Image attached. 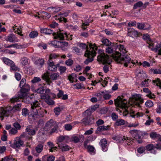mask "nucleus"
Segmentation results:
<instances>
[{
    "instance_id": "f257e3e1",
    "label": "nucleus",
    "mask_w": 161,
    "mask_h": 161,
    "mask_svg": "<svg viewBox=\"0 0 161 161\" xmlns=\"http://www.w3.org/2000/svg\"><path fill=\"white\" fill-rule=\"evenodd\" d=\"M127 101L122 98L118 97L117 98L114 100V103L116 106L124 108L123 115L124 116H126L129 115V116H131L133 118L141 117L143 115V114L142 113L138 112L136 114V115H133L134 114V111L133 109L131 108L130 107L127 106Z\"/></svg>"
},
{
    "instance_id": "f03ea898",
    "label": "nucleus",
    "mask_w": 161,
    "mask_h": 161,
    "mask_svg": "<svg viewBox=\"0 0 161 161\" xmlns=\"http://www.w3.org/2000/svg\"><path fill=\"white\" fill-rule=\"evenodd\" d=\"M31 108L32 113L29 116V119L36 120L43 116L46 110L40 105V102L35 101L31 103Z\"/></svg>"
},
{
    "instance_id": "7ed1b4c3",
    "label": "nucleus",
    "mask_w": 161,
    "mask_h": 161,
    "mask_svg": "<svg viewBox=\"0 0 161 161\" xmlns=\"http://www.w3.org/2000/svg\"><path fill=\"white\" fill-rule=\"evenodd\" d=\"M21 105V104L19 103L15 105L13 108L9 106L5 109L3 108H0V118L1 120H3V118H2L4 116H8L16 111H19Z\"/></svg>"
},
{
    "instance_id": "20e7f679",
    "label": "nucleus",
    "mask_w": 161,
    "mask_h": 161,
    "mask_svg": "<svg viewBox=\"0 0 161 161\" xmlns=\"http://www.w3.org/2000/svg\"><path fill=\"white\" fill-rule=\"evenodd\" d=\"M114 59L118 62L123 64L125 67H127L128 64H132L133 65L136 63L138 64V61H131L130 58L128 55H121L120 54H118L115 57H113Z\"/></svg>"
},
{
    "instance_id": "39448f33",
    "label": "nucleus",
    "mask_w": 161,
    "mask_h": 161,
    "mask_svg": "<svg viewBox=\"0 0 161 161\" xmlns=\"http://www.w3.org/2000/svg\"><path fill=\"white\" fill-rule=\"evenodd\" d=\"M90 50L88 49L86 51L85 54V56L88 57L84 62L86 64H88L93 60V57L95 56L97 48V47L95 44L92 45L90 44Z\"/></svg>"
},
{
    "instance_id": "423d86ee",
    "label": "nucleus",
    "mask_w": 161,
    "mask_h": 161,
    "mask_svg": "<svg viewBox=\"0 0 161 161\" xmlns=\"http://www.w3.org/2000/svg\"><path fill=\"white\" fill-rule=\"evenodd\" d=\"M29 89V87L28 85H27L26 88H22L20 91L18 92V97H14L10 99L11 102L12 103H14L15 102L19 101V98H22V100H23L24 98H25L28 94L27 92Z\"/></svg>"
},
{
    "instance_id": "0eeeda50",
    "label": "nucleus",
    "mask_w": 161,
    "mask_h": 161,
    "mask_svg": "<svg viewBox=\"0 0 161 161\" xmlns=\"http://www.w3.org/2000/svg\"><path fill=\"white\" fill-rule=\"evenodd\" d=\"M143 102V98L142 97L141 95L138 94L134 96L130 104L134 107H140L141 104Z\"/></svg>"
},
{
    "instance_id": "6e6552de",
    "label": "nucleus",
    "mask_w": 161,
    "mask_h": 161,
    "mask_svg": "<svg viewBox=\"0 0 161 161\" xmlns=\"http://www.w3.org/2000/svg\"><path fill=\"white\" fill-rule=\"evenodd\" d=\"M97 60L103 64L107 63L110 64L112 62L111 58L105 53H101L98 55Z\"/></svg>"
},
{
    "instance_id": "1a4fd4ad",
    "label": "nucleus",
    "mask_w": 161,
    "mask_h": 161,
    "mask_svg": "<svg viewBox=\"0 0 161 161\" xmlns=\"http://www.w3.org/2000/svg\"><path fill=\"white\" fill-rule=\"evenodd\" d=\"M72 35H67L66 33L63 31H59L57 32V34L55 36V38L60 40L64 39L65 37L67 38L68 40H72Z\"/></svg>"
},
{
    "instance_id": "9d476101",
    "label": "nucleus",
    "mask_w": 161,
    "mask_h": 161,
    "mask_svg": "<svg viewBox=\"0 0 161 161\" xmlns=\"http://www.w3.org/2000/svg\"><path fill=\"white\" fill-rule=\"evenodd\" d=\"M112 139L115 140L117 143H122L124 142H127L129 143L130 142V139L128 137H126L125 136L117 135L113 137Z\"/></svg>"
},
{
    "instance_id": "9b49d317",
    "label": "nucleus",
    "mask_w": 161,
    "mask_h": 161,
    "mask_svg": "<svg viewBox=\"0 0 161 161\" xmlns=\"http://www.w3.org/2000/svg\"><path fill=\"white\" fill-rule=\"evenodd\" d=\"M130 132L132 137L136 139H141L144 136V133L141 131L136 130H132L130 131Z\"/></svg>"
},
{
    "instance_id": "f8f14e48",
    "label": "nucleus",
    "mask_w": 161,
    "mask_h": 161,
    "mask_svg": "<svg viewBox=\"0 0 161 161\" xmlns=\"http://www.w3.org/2000/svg\"><path fill=\"white\" fill-rule=\"evenodd\" d=\"M5 39L7 42H18L19 40L17 37L14 34H12L7 36Z\"/></svg>"
},
{
    "instance_id": "ddd939ff",
    "label": "nucleus",
    "mask_w": 161,
    "mask_h": 161,
    "mask_svg": "<svg viewBox=\"0 0 161 161\" xmlns=\"http://www.w3.org/2000/svg\"><path fill=\"white\" fill-rule=\"evenodd\" d=\"M23 143V142L19 137H16L14 141L12 147L14 148H18L22 146Z\"/></svg>"
},
{
    "instance_id": "4468645a",
    "label": "nucleus",
    "mask_w": 161,
    "mask_h": 161,
    "mask_svg": "<svg viewBox=\"0 0 161 161\" xmlns=\"http://www.w3.org/2000/svg\"><path fill=\"white\" fill-rule=\"evenodd\" d=\"M148 47L153 51H157L158 50V54L161 55V42L156 46V48H153V44L152 42L150 43L149 44Z\"/></svg>"
},
{
    "instance_id": "2eb2a0df",
    "label": "nucleus",
    "mask_w": 161,
    "mask_h": 161,
    "mask_svg": "<svg viewBox=\"0 0 161 161\" xmlns=\"http://www.w3.org/2000/svg\"><path fill=\"white\" fill-rule=\"evenodd\" d=\"M116 49H118L121 52L120 53H118L115 55L114 56L115 57L116 55H117L118 54H121V55L125 54L126 53V51L125 48L123 45L121 44L118 45V44L116 43Z\"/></svg>"
},
{
    "instance_id": "dca6fc26",
    "label": "nucleus",
    "mask_w": 161,
    "mask_h": 161,
    "mask_svg": "<svg viewBox=\"0 0 161 161\" xmlns=\"http://www.w3.org/2000/svg\"><path fill=\"white\" fill-rule=\"evenodd\" d=\"M116 43H113L112 44L108 46L106 48V53H108L111 54L112 53L114 52V50L116 49Z\"/></svg>"
},
{
    "instance_id": "f3484780",
    "label": "nucleus",
    "mask_w": 161,
    "mask_h": 161,
    "mask_svg": "<svg viewBox=\"0 0 161 161\" xmlns=\"http://www.w3.org/2000/svg\"><path fill=\"white\" fill-rule=\"evenodd\" d=\"M40 30L41 32V33H44L46 35L53 34L54 38L56 39L55 36L57 34H57L54 33L52 30L48 29L41 28Z\"/></svg>"
},
{
    "instance_id": "a211bd4d",
    "label": "nucleus",
    "mask_w": 161,
    "mask_h": 161,
    "mask_svg": "<svg viewBox=\"0 0 161 161\" xmlns=\"http://www.w3.org/2000/svg\"><path fill=\"white\" fill-rule=\"evenodd\" d=\"M35 130L34 129H31L29 126L26 128L25 132L22 135H21V136L22 137H26V135L27 134L30 135H33L35 134Z\"/></svg>"
},
{
    "instance_id": "6ab92c4d",
    "label": "nucleus",
    "mask_w": 161,
    "mask_h": 161,
    "mask_svg": "<svg viewBox=\"0 0 161 161\" xmlns=\"http://www.w3.org/2000/svg\"><path fill=\"white\" fill-rule=\"evenodd\" d=\"M102 150L104 152H106L107 150V142L105 139H103L100 142Z\"/></svg>"
},
{
    "instance_id": "aec40b11",
    "label": "nucleus",
    "mask_w": 161,
    "mask_h": 161,
    "mask_svg": "<svg viewBox=\"0 0 161 161\" xmlns=\"http://www.w3.org/2000/svg\"><path fill=\"white\" fill-rule=\"evenodd\" d=\"M55 122L53 120L50 119L46 123L45 125L44 129L46 131L49 130L51 128L54 126L55 125Z\"/></svg>"
},
{
    "instance_id": "412c9836",
    "label": "nucleus",
    "mask_w": 161,
    "mask_h": 161,
    "mask_svg": "<svg viewBox=\"0 0 161 161\" xmlns=\"http://www.w3.org/2000/svg\"><path fill=\"white\" fill-rule=\"evenodd\" d=\"M128 36L133 37H136L138 35L137 31L134 29L129 28L128 31Z\"/></svg>"
},
{
    "instance_id": "4be33fe9",
    "label": "nucleus",
    "mask_w": 161,
    "mask_h": 161,
    "mask_svg": "<svg viewBox=\"0 0 161 161\" xmlns=\"http://www.w3.org/2000/svg\"><path fill=\"white\" fill-rule=\"evenodd\" d=\"M48 69L52 71H54L57 70V66L54 64V63L51 60L48 61Z\"/></svg>"
},
{
    "instance_id": "5701e85b",
    "label": "nucleus",
    "mask_w": 161,
    "mask_h": 161,
    "mask_svg": "<svg viewBox=\"0 0 161 161\" xmlns=\"http://www.w3.org/2000/svg\"><path fill=\"white\" fill-rule=\"evenodd\" d=\"M150 136L153 139H158L161 141V136L155 132H151L150 134Z\"/></svg>"
},
{
    "instance_id": "b1692460",
    "label": "nucleus",
    "mask_w": 161,
    "mask_h": 161,
    "mask_svg": "<svg viewBox=\"0 0 161 161\" xmlns=\"http://www.w3.org/2000/svg\"><path fill=\"white\" fill-rule=\"evenodd\" d=\"M27 47L26 44L20 45L18 43L12 44L8 47L10 48L13 47L16 49H20L21 48H25Z\"/></svg>"
},
{
    "instance_id": "393cba45",
    "label": "nucleus",
    "mask_w": 161,
    "mask_h": 161,
    "mask_svg": "<svg viewBox=\"0 0 161 161\" xmlns=\"http://www.w3.org/2000/svg\"><path fill=\"white\" fill-rule=\"evenodd\" d=\"M55 157L52 155H46L42 158V161H54Z\"/></svg>"
},
{
    "instance_id": "a878e982",
    "label": "nucleus",
    "mask_w": 161,
    "mask_h": 161,
    "mask_svg": "<svg viewBox=\"0 0 161 161\" xmlns=\"http://www.w3.org/2000/svg\"><path fill=\"white\" fill-rule=\"evenodd\" d=\"M30 62V60L27 58L24 57L22 58L20 60V63L22 66L25 67L28 65Z\"/></svg>"
},
{
    "instance_id": "bb28decb",
    "label": "nucleus",
    "mask_w": 161,
    "mask_h": 161,
    "mask_svg": "<svg viewBox=\"0 0 161 161\" xmlns=\"http://www.w3.org/2000/svg\"><path fill=\"white\" fill-rule=\"evenodd\" d=\"M143 91L147 93L146 96L149 97L150 99H153L155 97V95L152 93L151 91L148 88H143Z\"/></svg>"
},
{
    "instance_id": "cd10ccee",
    "label": "nucleus",
    "mask_w": 161,
    "mask_h": 161,
    "mask_svg": "<svg viewBox=\"0 0 161 161\" xmlns=\"http://www.w3.org/2000/svg\"><path fill=\"white\" fill-rule=\"evenodd\" d=\"M137 27L140 29L147 30L150 28V26L147 24H142V23H137Z\"/></svg>"
},
{
    "instance_id": "c85d7f7f",
    "label": "nucleus",
    "mask_w": 161,
    "mask_h": 161,
    "mask_svg": "<svg viewBox=\"0 0 161 161\" xmlns=\"http://www.w3.org/2000/svg\"><path fill=\"white\" fill-rule=\"evenodd\" d=\"M34 98V96L33 94L32 95H29L28 93L25 97L22 100V101L26 103H30L31 100Z\"/></svg>"
},
{
    "instance_id": "c756f323",
    "label": "nucleus",
    "mask_w": 161,
    "mask_h": 161,
    "mask_svg": "<svg viewBox=\"0 0 161 161\" xmlns=\"http://www.w3.org/2000/svg\"><path fill=\"white\" fill-rule=\"evenodd\" d=\"M57 96L58 98H61L63 100H66L68 98V95L67 94L64 95V92L61 90H58V93L57 95Z\"/></svg>"
},
{
    "instance_id": "7c9ffc66",
    "label": "nucleus",
    "mask_w": 161,
    "mask_h": 161,
    "mask_svg": "<svg viewBox=\"0 0 161 161\" xmlns=\"http://www.w3.org/2000/svg\"><path fill=\"white\" fill-rule=\"evenodd\" d=\"M52 44L53 46L55 47H57L60 44V45H63L65 46H67L68 45V43L66 42H60L57 41H53L52 42Z\"/></svg>"
},
{
    "instance_id": "2f4dec72",
    "label": "nucleus",
    "mask_w": 161,
    "mask_h": 161,
    "mask_svg": "<svg viewBox=\"0 0 161 161\" xmlns=\"http://www.w3.org/2000/svg\"><path fill=\"white\" fill-rule=\"evenodd\" d=\"M49 76V73L48 72H47L44 73L43 74V77L46 80L47 82V84L49 86H51V84H52V82L50 79Z\"/></svg>"
},
{
    "instance_id": "473e14b6",
    "label": "nucleus",
    "mask_w": 161,
    "mask_h": 161,
    "mask_svg": "<svg viewBox=\"0 0 161 161\" xmlns=\"http://www.w3.org/2000/svg\"><path fill=\"white\" fill-rule=\"evenodd\" d=\"M101 41L103 45L108 47L110 46L113 43L108 39L105 38H102L101 39Z\"/></svg>"
},
{
    "instance_id": "72a5a7b5",
    "label": "nucleus",
    "mask_w": 161,
    "mask_h": 161,
    "mask_svg": "<svg viewBox=\"0 0 161 161\" xmlns=\"http://www.w3.org/2000/svg\"><path fill=\"white\" fill-rule=\"evenodd\" d=\"M58 144V147L60 149H61L63 151H67L70 149V147L66 145H64L62 144H59L58 143H57Z\"/></svg>"
},
{
    "instance_id": "f704fd0d",
    "label": "nucleus",
    "mask_w": 161,
    "mask_h": 161,
    "mask_svg": "<svg viewBox=\"0 0 161 161\" xmlns=\"http://www.w3.org/2000/svg\"><path fill=\"white\" fill-rule=\"evenodd\" d=\"M99 95H102L103 96V97L106 99H108L110 98L111 97V95L108 93V92L106 91L101 92L97 95L98 96Z\"/></svg>"
},
{
    "instance_id": "c9c22d12",
    "label": "nucleus",
    "mask_w": 161,
    "mask_h": 161,
    "mask_svg": "<svg viewBox=\"0 0 161 161\" xmlns=\"http://www.w3.org/2000/svg\"><path fill=\"white\" fill-rule=\"evenodd\" d=\"M3 62L6 64L10 66L11 65H14V62L8 58H3Z\"/></svg>"
},
{
    "instance_id": "e433bc0d",
    "label": "nucleus",
    "mask_w": 161,
    "mask_h": 161,
    "mask_svg": "<svg viewBox=\"0 0 161 161\" xmlns=\"http://www.w3.org/2000/svg\"><path fill=\"white\" fill-rule=\"evenodd\" d=\"M91 44L92 45L95 44H92L90 43L89 44V47H88L87 45H86L85 43H81L78 44V45L80 48H81L82 49H86V51L88 49L90 50V45Z\"/></svg>"
},
{
    "instance_id": "4c0bfd02",
    "label": "nucleus",
    "mask_w": 161,
    "mask_h": 161,
    "mask_svg": "<svg viewBox=\"0 0 161 161\" xmlns=\"http://www.w3.org/2000/svg\"><path fill=\"white\" fill-rule=\"evenodd\" d=\"M35 63L38 66L41 67L44 64V60L42 58L38 59L36 60Z\"/></svg>"
},
{
    "instance_id": "58836bf2",
    "label": "nucleus",
    "mask_w": 161,
    "mask_h": 161,
    "mask_svg": "<svg viewBox=\"0 0 161 161\" xmlns=\"http://www.w3.org/2000/svg\"><path fill=\"white\" fill-rule=\"evenodd\" d=\"M47 9L49 12H55L59 11L60 10V8L58 7H51L47 8Z\"/></svg>"
},
{
    "instance_id": "ea45409f",
    "label": "nucleus",
    "mask_w": 161,
    "mask_h": 161,
    "mask_svg": "<svg viewBox=\"0 0 161 161\" xmlns=\"http://www.w3.org/2000/svg\"><path fill=\"white\" fill-rule=\"evenodd\" d=\"M60 78L58 73H54L51 75L50 78L53 80H55L58 79Z\"/></svg>"
},
{
    "instance_id": "a19ab883",
    "label": "nucleus",
    "mask_w": 161,
    "mask_h": 161,
    "mask_svg": "<svg viewBox=\"0 0 161 161\" xmlns=\"http://www.w3.org/2000/svg\"><path fill=\"white\" fill-rule=\"evenodd\" d=\"M68 138L69 137L67 136H61L57 138V141L58 142H61Z\"/></svg>"
},
{
    "instance_id": "79ce46f5",
    "label": "nucleus",
    "mask_w": 161,
    "mask_h": 161,
    "mask_svg": "<svg viewBox=\"0 0 161 161\" xmlns=\"http://www.w3.org/2000/svg\"><path fill=\"white\" fill-rule=\"evenodd\" d=\"M43 149V146L42 144H39L36 147V150L37 153H40Z\"/></svg>"
},
{
    "instance_id": "37998d69",
    "label": "nucleus",
    "mask_w": 161,
    "mask_h": 161,
    "mask_svg": "<svg viewBox=\"0 0 161 161\" xmlns=\"http://www.w3.org/2000/svg\"><path fill=\"white\" fill-rule=\"evenodd\" d=\"M151 82V80L148 79L145 80L143 81H142L141 83V86L143 87H147L148 86L149 83Z\"/></svg>"
},
{
    "instance_id": "c03bdc74",
    "label": "nucleus",
    "mask_w": 161,
    "mask_h": 161,
    "mask_svg": "<svg viewBox=\"0 0 161 161\" xmlns=\"http://www.w3.org/2000/svg\"><path fill=\"white\" fill-rule=\"evenodd\" d=\"M38 33L36 31H33L30 33L29 36L31 38H34L37 37L38 35Z\"/></svg>"
},
{
    "instance_id": "a18cd8bd",
    "label": "nucleus",
    "mask_w": 161,
    "mask_h": 161,
    "mask_svg": "<svg viewBox=\"0 0 161 161\" xmlns=\"http://www.w3.org/2000/svg\"><path fill=\"white\" fill-rule=\"evenodd\" d=\"M146 147L147 150L151 151L152 153H153V151H154V149L155 147H154L153 144H149L147 145Z\"/></svg>"
},
{
    "instance_id": "49530a36",
    "label": "nucleus",
    "mask_w": 161,
    "mask_h": 161,
    "mask_svg": "<svg viewBox=\"0 0 161 161\" xmlns=\"http://www.w3.org/2000/svg\"><path fill=\"white\" fill-rule=\"evenodd\" d=\"M125 120L123 119L117 120L115 123V125L117 126H120L125 124Z\"/></svg>"
},
{
    "instance_id": "de8ad7c7",
    "label": "nucleus",
    "mask_w": 161,
    "mask_h": 161,
    "mask_svg": "<svg viewBox=\"0 0 161 161\" xmlns=\"http://www.w3.org/2000/svg\"><path fill=\"white\" fill-rule=\"evenodd\" d=\"M108 126L102 125L99 126L97 128V130L99 131H103L105 130H107L108 129Z\"/></svg>"
},
{
    "instance_id": "09e8293b",
    "label": "nucleus",
    "mask_w": 161,
    "mask_h": 161,
    "mask_svg": "<svg viewBox=\"0 0 161 161\" xmlns=\"http://www.w3.org/2000/svg\"><path fill=\"white\" fill-rule=\"evenodd\" d=\"M153 83L156 84L157 86H158L160 88H161V82L159 79L157 78L155 80H153Z\"/></svg>"
},
{
    "instance_id": "8fccbe9b",
    "label": "nucleus",
    "mask_w": 161,
    "mask_h": 161,
    "mask_svg": "<svg viewBox=\"0 0 161 161\" xmlns=\"http://www.w3.org/2000/svg\"><path fill=\"white\" fill-rule=\"evenodd\" d=\"M29 114V110L26 108H24L22 110V114L24 116H26Z\"/></svg>"
},
{
    "instance_id": "3c124183",
    "label": "nucleus",
    "mask_w": 161,
    "mask_h": 161,
    "mask_svg": "<svg viewBox=\"0 0 161 161\" xmlns=\"http://www.w3.org/2000/svg\"><path fill=\"white\" fill-rule=\"evenodd\" d=\"M14 159L12 157H6L2 159V161H14Z\"/></svg>"
},
{
    "instance_id": "603ef678",
    "label": "nucleus",
    "mask_w": 161,
    "mask_h": 161,
    "mask_svg": "<svg viewBox=\"0 0 161 161\" xmlns=\"http://www.w3.org/2000/svg\"><path fill=\"white\" fill-rule=\"evenodd\" d=\"M14 32L17 33L18 35H19L20 36H22L23 34L21 33V31L20 28L18 27H16V26L15 28H14Z\"/></svg>"
},
{
    "instance_id": "864d4df0",
    "label": "nucleus",
    "mask_w": 161,
    "mask_h": 161,
    "mask_svg": "<svg viewBox=\"0 0 161 161\" xmlns=\"http://www.w3.org/2000/svg\"><path fill=\"white\" fill-rule=\"evenodd\" d=\"M58 57V55L55 53H51L49 55V60L54 59L57 58Z\"/></svg>"
},
{
    "instance_id": "5fc2aeb1",
    "label": "nucleus",
    "mask_w": 161,
    "mask_h": 161,
    "mask_svg": "<svg viewBox=\"0 0 161 161\" xmlns=\"http://www.w3.org/2000/svg\"><path fill=\"white\" fill-rule=\"evenodd\" d=\"M26 83V80L24 78L22 79V80H21L20 83L19 84V86L21 88V89L22 88H25L24 86H25Z\"/></svg>"
},
{
    "instance_id": "6e6d98bb",
    "label": "nucleus",
    "mask_w": 161,
    "mask_h": 161,
    "mask_svg": "<svg viewBox=\"0 0 161 161\" xmlns=\"http://www.w3.org/2000/svg\"><path fill=\"white\" fill-rule=\"evenodd\" d=\"M145 105L147 107H151L153 105V103L150 100H148L145 103Z\"/></svg>"
},
{
    "instance_id": "4d7b16f0",
    "label": "nucleus",
    "mask_w": 161,
    "mask_h": 161,
    "mask_svg": "<svg viewBox=\"0 0 161 161\" xmlns=\"http://www.w3.org/2000/svg\"><path fill=\"white\" fill-rule=\"evenodd\" d=\"M40 97L41 99L45 100V102L46 100H48L49 98H50V97L49 95L46 94L41 95Z\"/></svg>"
},
{
    "instance_id": "13d9d810",
    "label": "nucleus",
    "mask_w": 161,
    "mask_h": 161,
    "mask_svg": "<svg viewBox=\"0 0 161 161\" xmlns=\"http://www.w3.org/2000/svg\"><path fill=\"white\" fill-rule=\"evenodd\" d=\"M14 65H11L10 67H11L10 68V70L11 71H19V69L18 68L17 66H16L14 64Z\"/></svg>"
},
{
    "instance_id": "bf43d9fd",
    "label": "nucleus",
    "mask_w": 161,
    "mask_h": 161,
    "mask_svg": "<svg viewBox=\"0 0 161 161\" xmlns=\"http://www.w3.org/2000/svg\"><path fill=\"white\" fill-rule=\"evenodd\" d=\"M35 92L38 93L42 94L44 91V89L43 87H41L35 90Z\"/></svg>"
},
{
    "instance_id": "052dcab7",
    "label": "nucleus",
    "mask_w": 161,
    "mask_h": 161,
    "mask_svg": "<svg viewBox=\"0 0 161 161\" xmlns=\"http://www.w3.org/2000/svg\"><path fill=\"white\" fill-rule=\"evenodd\" d=\"M58 123L56 122H55V125L53 127V128L51 130V133L55 132L58 127Z\"/></svg>"
},
{
    "instance_id": "680f3d73",
    "label": "nucleus",
    "mask_w": 161,
    "mask_h": 161,
    "mask_svg": "<svg viewBox=\"0 0 161 161\" xmlns=\"http://www.w3.org/2000/svg\"><path fill=\"white\" fill-rule=\"evenodd\" d=\"M17 132V130L15 128H13L9 130V134L11 135H14Z\"/></svg>"
},
{
    "instance_id": "e2e57ef3",
    "label": "nucleus",
    "mask_w": 161,
    "mask_h": 161,
    "mask_svg": "<svg viewBox=\"0 0 161 161\" xmlns=\"http://www.w3.org/2000/svg\"><path fill=\"white\" fill-rule=\"evenodd\" d=\"M140 65H142L144 67H149L150 66V64L148 62L144 61L142 63L141 62L139 63Z\"/></svg>"
},
{
    "instance_id": "0e129e2a",
    "label": "nucleus",
    "mask_w": 161,
    "mask_h": 161,
    "mask_svg": "<svg viewBox=\"0 0 161 161\" xmlns=\"http://www.w3.org/2000/svg\"><path fill=\"white\" fill-rule=\"evenodd\" d=\"M143 3L142 2L140 1L134 4V8L135 9L137 8L140 7L142 6Z\"/></svg>"
},
{
    "instance_id": "69168bd1",
    "label": "nucleus",
    "mask_w": 161,
    "mask_h": 161,
    "mask_svg": "<svg viewBox=\"0 0 161 161\" xmlns=\"http://www.w3.org/2000/svg\"><path fill=\"white\" fill-rule=\"evenodd\" d=\"M41 80V79L39 77H35L33 79L31 80V82L33 83H36L40 81Z\"/></svg>"
},
{
    "instance_id": "338daca9",
    "label": "nucleus",
    "mask_w": 161,
    "mask_h": 161,
    "mask_svg": "<svg viewBox=\"0 0 161 161\" xmlns=\"http://www.w3.org/2000/svg\"><path fill=\"white\" fill-rule=\"evenodd\" d=\"M64 128L67 130H70L72 129V126L70 124H66L64 125Z\"/></svg>"
},
{
    "instance_id": "774afa93",
    "label": "nucleus",
    "mask_w": 161,
    "mask_h": 161,
    "mask_svg": "<svg viewBox=\"0 0 161 161\" xmlns=\"http://www.w3.org/2000/svg\"><path fill=\"white\" fill-rule=\"evenodd\" d=\"M54 112L57 115H58L60 113L61 109L59 107H56L54 109Z\"/></svg>"
}]
</instances>
